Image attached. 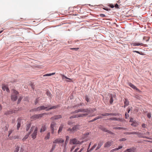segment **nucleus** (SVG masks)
<instances>
[{
	"instance_id": "4be33fe9",
	"label": "nucleus",
	"mask_w": 152,
	"mask_h": 152,
	"mask_svg": "<svg viewBox=\"0 0 152 152\" xmlns=\"http://www.w3.org/2000/svg\"><path fill=\"white\" fill-rule=\"evenodd\" d=\"M132 45L134 46H139V45H143V44L142 43H139V42H134L132 44Z\"/></svg>"
},
{
	"instance_id": "f8f14e48",
	"label": "nucleus",
	"mask_w": 152,
	"mask_h": 152,
	"mask_svg": "<svg viewBox=\"0 0 152 152\" xmlns=\"http://www.w3.org/2000/svg\"><path fill=\"white\" fill-rule=\"evenodd\" d=\"M61 118V116L60 115H55L54 116L52 117L51 118V119L52 120H54L56 119H58Z\"/></svg>"
},
{
	"instance_id": "1a4fd4ad",
	"label": "nucleus",
	"mask_w": 152,
	"mask_h": 152,
	"mask_svg": "<svg viewBox=\"0 0 152 152\" xmlns=\"http://www.w3.org/2000/svg\"><path fill=\"white\" fill-rule=\"evenodd\" d=\"M137 135L138 137H142L143 138H146L147 139H150V138L146 136H145V135H144V134H142L141 133H137Z\"/></svg>"
},
{
	"instance_id": "0eeeda50",
	"label": "nucleus",
	"mask_w": 152,
	"mask_h": 152,
	"mask_svg": "<svg viewBox=\"0 0 152 152\" xmlns=\"http://www.w3.org/2000/svg\"><path fill=\"white\" fill-rule=\"evenodd\" d=\"M46 114V113H43L39 114H36L33 115L32 117L34 119H37L42 117L44 115Z\"/></svg>"
},
{
	"instance_id": "e2e57ef3",
	"label": "nucleus",
	"mask_w": 152,
	"mask_h": 152,
	"mask_svg": "<svg viewBox=\"0 0 152 152\" xmlns=\"http://www.w3.org/2000/svg\"><path fill=\"white\" fill-rule=\"evenodd\" d=\"M68 124L69 125H71L72 124V122L70 121H69L68 123Z\"/></svg>"
},
{
	"instance_id": "3c124183",
	"label": "nucleus",
	"mask_w": 152,
	"mask_h": 152,
	"mask_svg": "<svg viewBox=\"0 0 152 152\" xmlns=\"http://www.w3.org/2000/svg\"><path fill=\"white\" fill-rule=\"evenodd\" d=\"M100 16L102 18L106 17V16L105 15H104V14H101L100 15Z\"/></svg>"
},
{
	"instance_id": "774afa93",
	"label": "nucleus",
	"mask_w": 152,
	"mask_h": 152,
	"mask_svg": "<svg viewBox=\"0 0 152 152\" xmlns=\"http://www.w3.org/2000/svg\"><path fill=\"white\" fill-rule=\"evenodd\" d=\"M102 118V116H97V118H98V119H99V118Z\"/></svg>"
},
{
	"instance_id": "69168bd1",
	"label": "nucleus",
	"mask_w": 152,
	"mask_h": 152,
	"mask_svg": "<svg viewBox=\"0 0 152 152\" xmlns=\"http://www.w3.org/2000/svg\"><path fill=\"white\" fill-rule=\"evenodd\" d=\"M97 118V117H95L93 120H92L91 121H95V120H96L97 119H98V118Z\"/></svg>"
},
{
	"instance_id": "a18cd8bd",
	"label": "nucleus",
	"mask_w": 152,
	"mask_h": 152,
	"mask_svg": "<svg viewBox=\"0 0 152 152\" xmlns=\"http://www.w3.org/2000/svg\"><path fill=\"white\" fill-rule=\"evenodd\" d=\"M113 102V98L112 96H111L110 99V103L112 104Z\"/></svg>"
},
{
	"instance_id": "0e129e2a",
	"label": "nucleus",
	"mask_w": 152,
	"mask_h": 152,
	"mask_svg": "<svg viewBox=\"0 0 152 152\" xmlns=\"http://www.w3.org/2000/svg\"><path fill=\"white\" fill-rule=\"evenodd\" d=\"M75 147V146H72V148H71L70 151H72V150L74 149Z\"/></svg>"
},
{
	"instance_id": "a211bd4d",
	"label": "nucleus",
	"mask_w": 152,
	"mask_h": 152,
	"mask_svg": "<svg viewBox=\"0 0 152 152\" xmlns=\"http://www.w3.org/2000/svg\"><path fill=\"white\" fill-rule=\"evenodd\" d=\"M56 124L55 122H52L50 124V129H55V128H56Z\"/></svg>"
},
{
	"instance_id": "58836bf2",
	"label": "nucleus",
	"mask_w": 152,
	"mask_h": 152,
	"mask_svg": "<svg viewBox=\"0 0 152 152\" xmlns=\"http://www.w3.org/2000/svg\"><path fill=\"white\" fill-rule=\"evenodd\" d=\"M70 49L71 50H75V51H77L79 49V48H70Z\"/></svg>"
},
{
	"instance_id": "6e6552de",
	"label": "nucleus",
	"mask_w": 152,
	"mask_h": 152,
	"mask_svg": "<svg viewBox=\"0 0 152 152\" xmlns=\"http://www.w3.org/2000/svg\"><path fill=\"white\" fill-rule=\"evenodd\" d=\"M112 141H108L106 142L104 145V147L105 148H108L112 144Z\"/></svg>"
},
{
	"instance_id": "ea45409f",
	"label": "nucleus",
	"mask_w": 152,
	"mask_h": 152,
	"mask_svg": "<svg viewBox=\"0 0 152 152\" xmlns=\"http://www.w3.org/2000/svg\"><path fill=\"white\" fill-rule=\"evenodd\" d=\"M46 94L47 96H48L49 97H50L51 96V94L48 91H47L46 92Z\"/></svg>"
},
{
	"instance_id": "6ab92c4d",
	"label": "nucleus",
	"mask_w": 152,
	"mask_h": 152,
	"mask_svg": "<svg viewBox=\"0 0 152 152\" xmlns=\"http://www.w3.org/2000/svg\"><path fill=\"white\" fill-rule=\"evenodd\" d=\"M124 152H136L135 149L129 148L127 149Z\"/></svg>"
},
{
	"instance_id": "c756f323",
	"label": "nucleus",
	"mask_w": 152,
	"mask_h": 152,
	"mask_svg": "<svg viewBox=\"0 0 152 152\" xmlns=\"http://www.w3.org/2000/svg\"><path fill=\"white\" fill-rule=\"evenodd\" d=\"M101 129L103 130L104 131L106 132H107L108 133H110L111 132H110L106 128L103 127H102L101 128Z\"/></svg>"
},
{
	"instance_id": "603ef678",
	"label": "nucleus",
	"mask_w": 152,
	"mask_h": 152,
	"mask_svg": "<svg viewBox=\"0 0 152 152\" xmlns=\"http://www.w3.org/2000/svg\"><path fill=\"white\" fill-rule=\"evenodd\" d=\"M55 147H56L55 145H53L52 148V149H51L52 151L54 150L55 149Z\"/></svg>"
},
{
	"instance_id": "680f3d73",
	"label": "nucleus",
	"mask_w": 152,
	"mask_h": 152,
	"mask_svg": "<svg viewBox=\"0 0 152 152\" xmlns=\"http://www.w3.org/2000/svg\"><path fill=\"white\" fill-rule=\"evenodd\" d=\"M114 7L116 8H118V5L117 4H115L114 5Z\"/></svg>"
},
{
	"instance_id": "412c9836",
	"label": "nucleus",
	"mask_w": 152,
	"mask_h": 152,
	"mask_svg": "<svg viewBox=\"0 0 152 152\" xmlns=\"http://www.w3.org/2000/svg\"><path fill=\"white\" fill-rule=\"evenodd\" d=\"M2 88L3 90H6L7 92H9L10 91L6 85H3L2 86Z\"/></svg>"
},
{
	"instance_id": "09e8293b",
	"label": "nucleus",
	"mask_w": 152,
	"mask_h": 152,
	"mask_svg": "<svg viewBox=\"0 0 152 152\" xmlns=\"http://www.w3.org/2000/svg\"><path fill=\"white\" fill-rule=\"evenodd\" d=\"M144 135H145V136L148 137L147 136H148L149 135V132H147L146 133V134H144Z\"/></svg>"
},
{
	"instance_id": "aec40b11",
	"label": "nucleus",
	"mask_w": 152,
	"mask_h": 152,
	"mask_svg": "<svg viewBox=\"0 0 152 152\" xmlns=\"http://www.w3.org/2000/svg\"><path fill=\"white\" fill-rule=\"evenodd\" d=\"M64 126V125L63 124H61L60 125V126H59V129L58 131V134H59L60 132H61Z\"/></svg>"
},
{
	"instance_id": "c85d7f7f",
	"label": "nucleus",
	"mask_w": 152,
	"mask_h": 152,
	"mask_svg": "<svg viewBox=\"0 0 152 152\" xmlns=\"http://www.w3.org/2000/svg\"><path fill=\"white\" fill-rule=\"evenodd\" d=\"M30 133H28L27 135H26L25 137L22 139V140L23 142L28 137Z\"/></svg>"
},
{
	"instance_id": "2f4dec72",
	"label": "nucleus",
	"mask_w": 152,
	"mask_h": 152,
	"mask_svg": "<svg viewBox=\"0 0 152 152\" xmlns=\"http://www.w3.org/2000/svg\"><path fill=\"white\" fill-rule=\"evenodd\" d=\"M124 103L125 104L126 106H128L129 104V101L127 99H125Z\"/></svg>"
},
{
	"instance_id": "c03bdc74",
	"label": "nucleus",
	"mask_w": 152,
	"mask_h": 152,
	"mask_svg": "<svg viewBox=\"0 0 152 152\" xmlns=\"http://www.w3.org/2000/svg\"><path fill=\"white\" fill-rule=\"evenodd\" d=\"M122 148V146H119L118 148H116L114 149V150H115V151H117V150H118Z\"/></svg>"
},
{
	"instance_id": "72a5a7b5",
	"label": "nucleus",
	"mask_w": 152,
	"mask_h": 152,
	"mask_svg": "<svg viewBox=\"0 0 152 152\" xmlns=\"http://www.w3.org/2000/svg\"><path fill=\"white\" fill-rule=\"evenodd\" d=\"M23 98V97L21 96H20L18 99V103H17V104H19L20 102L21 101V99H22Z\"/></svg>"
},
{
	"instance_id": "393cba45",
	"label": "nucleus",
	"mask_w": 152,
	"mask_h": 152,
	"mask_svg": "<svg viewBox=\"0 0 152 152\" xmlns=\"http://www.w3.org/2000/svg\"><path fill=\"white\" fill-rule=\"evenodd\" d=\"M131 125L135 127L138 125V123L137 122L134 121L131 124Z\"/></svg>"
},
{
	"instance_id": "39448f33",
	"label": "nucleus",
	"mask_w": 152,
	"mask_h": 152,
	"mask_svg": "<svg viewBox=\"0 0 152 152\" xmlns=\"http://www.w3.org/2000/svg\"><path fill=\"white\" fill-rule=\"evenodd\" d=\"M83 142V141L80 142L75 138L72 139L70 140V143L73 144H80Z\"/></svg>"
},
{
	"instance_id": "e433bc0d",
	"label": "nucleus",
	"mask_w": 152,
	"mask_h": 152,
	"mask_svg": "<svg viewBox=\"0 0 152 152\" xmlns=\"http://www.w3.org/2000/svg\"><path fill=\"white\" fill-rule=\"evenodd\" d=\"M107 115L116 116V114L115 113H108V114H107Z\"/></svg>"
},
{
	"instance_id": "ddd939ff",
	"label": "nucleus",
	"mask_w": 152,
	"mask_h": 152,
	"mask_svg": "<svg viewBox=\"0 0 152 152\" xmlns=\"http://www.w3.org/2000/svg\"><path fill=\"white\" fill-rule=\"evenodd\" d=\"M46 129V126L45 124H43L42 125L41 128L40 130V132H44Z\"/></svg>"
},
{
	"instance_id": "13d9d810",
	"label": "nucleus",
	"mask_w": 152,
	"mask_h": 152,
	"mask_svg": "<svg viewBox=\"0 0 152 152\" xmlns=\"http://www.w3.org/2000/svg\"><path fill=\"white\" fill-rule=\"evenodd\" d=\"M51 129V133L53 134L54 133V130L55 129Z\"/></svg>"
},
{
	"instance_id": "9b49d317",
	"label": "nucleus",
	"mask_w": 152,
	"mask_h": 152,
	"mask_svg": "<svg viewBox=\"0 0 152 152\" xmlns=\"http://www.w3.org/2000/svg\"><path fill=\"white\" fill-rule=\"evenodd\" d=\"M129 85L133 89L135 90L138 92H141V91L138 88H137L133 84L131 83H129Z\"/></svg>"
},
{
	"instance_id": "8fccbe9b",
	"label": "nucleus",
	"mask_w": 152,
	"mask_h": 152,
	"mask_svg": "<svg viewBox=\"0 0 152 152\" xmlns=\"http://www.w3.org/2000/svg\"><path fill=\"white\" fill-rule=\"evenodd\" d=\"M85 99L86 101L87 102H88L89 101V99L88 97L87 96H86L85 97Z\"/></svg>"
},
{
	"instance_id": "49530a36",
	"label": "nucleus",
	"mask_w": 152,
	"mask_h": 152,
	"mask_svg": "<svg viewBox=\"0 0 152 152\" xmlns=\"http://www.w3.org/2000/svg\"><path fill=\"white\" fill-rule=\"evenodd\" d=\"M147 116L149 118H150L151 117V113H148L147 114Z\"/></svg>"
},
{
	"instance_id": "f257e3e1",
	"label": "nucleus",
	"mask_w": 152,
	"mask_h": 152,
	"mask_svg": "<svg viewBox=\"0 0 152 152\" xmlns=\"http://www.w3.org/2000/svg\"><path fill=\"white\" fill-rule=\"evenodd\" d=\"M92 111V110L91 108H88L87 109L81 108L78 109L74 111L73 112V113H77L79 112H82L84 113L82 114H77L73 115L72 116H71L70 117V118L71 119L72 118H78L87 116Z\"/></svg>"
},
{
	"instance_id": "864d4df0",
	"label": "nucleus",
	"mask_w": 152,
	"mask_h": 152,
	"mask_svg": "<svg viewBox=\"0 0 152 152\" xmlns=\"http://www.w3.org/2000/svg\"><path fill=\"white\" fill-rule=\"evenodd\" d=\"M39 100L38 98L37 99L35 100V104L36 105V104L38 102Z\"/></svg>"
},
{
	"instance_id": "bb28decb",
	"label": "nucleus",
	"mask_w": 152,
	"mask_h": 152,
	"mask_svg": "<svg viewBox=\"0 0 152 152\" xmlns=\"http://www.w3.org/2000/svg\"><path fill=\"white\" fill-rule=\"evenodd\" d=\"M31 126V124H29L26 125V131H28Z\"/></svg>"
},
{
	"instance_id": "4d7b16f0",
	"label": "nucleus",
	"mask_w": 152,
	"mask_h": 152,
	"mask_svg": "<svg viewBox=\"0 0 152 152\" xmlns=\"http://www.w3.org/2000/svg\"><path fill=\"white\" fill-rule=\"evenodd\" d=\"M109 6L111 8H113L114 7V5H113V4H110L109 5Z\"/></svg>"
},
{
	"instance_id": "cd10ccee",
	"label": "nucleus",
	"mask_w": 152,
	"mask_h": 152,
	"mask_svg": "<svg viewBox=\"0 0 152 152\" xmlns=\"http://www.w3.org/2000/svg\"><path fill=\"white\" fill-rule=\"evenodd\" d=\"M50 137V133L48 132L46 136L45 137V139L48 140L49 139Z\"/></svg>"
},
{
	"instance_id": "5fc2aeb1",
	"label": "nucleus",
	"mask_w": 152,
	"mask_h": 152,
	"mask_svg": "<svg viewBox=\"0 0 152 152\" xmlns=\"http://www.w3.org/2000/svg\"><path fill=\"white\" fill-rule=\"evenodd\" d=\"M66 142L67 141H68L69 139V137L68 136H66Z\"/></svg>"
},
{
	"instance_id": "f704fd0d",
	"label": "nucleus",
	"mask_w": 152,
	"mask_h": 152,
	"mask_svg": "<svg viewBox=\"0 0 152 152\" xmlns=\"http://www.w3.org/2000/svg\"><path fill=\"white\" fill-rule=\"evenodd\" d=\"M20 121L19 120L18 121L17 125V128L18 130L19 128L20 127Z\"/></svg>"
},
{
	"instance_id": "9d476101",
	"label": "nucleus",
	"mask_w": 152,
	"mask_h": 152,
	"mask_svg": "<svg viewBox=\"0 0 152 152\" xmlns=\"http://www.w3.org/2000/svg\"><path fill=\"white\" fill-rule=\"evenodd\" d=\"M15 113V110H10L7 111L6 112L4 113V115H8Z\"/></svg>"
},
{
	"instance_id": "6e6d98bb",
	"label": "nucleus",
	"mask_w": 152,
	"mask_h": 152,
	"mask_svg": "<svg viewBox=\"0 0 152 152\" xmlns=\"http://www.w3.org/2000/svg\"><path fill=\"white\" fill-rule=\"evenodd\" d=\"M142 127L143 128H145L146 127V125L145 124H142Z\"/></svg>"
},
{
	"instance_id": "4c0bfd02",
	"label": "nucleus",
	"mask_w": 152,
	"mask_h": 152,
	"mask_svg": "<svg viewBox=\"0 0 152 152\" xmlns=\"http://www.w3.org/2000/svg\"><path fill=\"white\" fill-rule=\"evenodd\" d=\"M13 130L12 129H10V130L9 131V132H8L9 134L8 135V137H9L10 135V134L12 133V132H13Z\"/></svg>"
},
{
	"instance_id": "7c9ffc66",
	"label": "nucleus",
	"mask_w": 152,
	"mask_h": 152,
	"mask_svg": "<svg viewBox=\"0 0 152 152\" xmlns=\"http://www.w3.org/2000/svg\"><path fill=\"white\" fill-rule=\"evenodd\" d=\"M97 145V144L96 143L90 149L89 151V152L91 151H92V150H93L96 147Z\"/></svg>"
},
{
	"instance_id": "052dcab7",
	"label": "nucleus",
	"mask_w": 152,
	"mask_h": 152,
	"mask_svg": "<svg viewBox=\"0 0 152 152\" xmlns=\"http://www.w3.org/2000/svg\"><path fill=\"white\" fill-rule=\"evenodd\" d=\"M113 129H122V128H121L120 127H116L114 128Z\"/></svg>"
},
{
	"instance_id": "c9c22d12",
	"label": "nucleus",
	"mask_w": 152,
	"mask_h": 152,
	"mask_svg": "<svg viewBox=\"0 0 152 152\" xmlns=\"http://www.w3.org/2000/svg\"><path fill=\"white\" fill-rule=\"evenodd\" d=\"M19 147L17 146L15 149L14 152H18L19 149Z\"/></svg>"
},
{
	"instance_id": "20e7f679",
	"label": "nucleus",
	"mask_w": 152,
	"mask_h": 152,
	"mask_svg": "<svg viewBox=\"0 0 152 152\" xmlns=\"http://www.w3.org/2000/svg\"><path fill=\"white\" fill-rule=\"evenodd\" d=\"M64 141V140L61 138H59L55 139L53 141V143L54 144H62L63 143Z\"/></svg>"
},
{
	"instance_id": "423d86ee",
	"label": "nucleus",
	"mask_w": 152,
	"mask_h": 152,
	"mask_svg": "<svg viewBox=\"0 0 152 152\" xmlns=\"http://www.w3.org/2000/svg\"><path fill=\"white\" fill-rule=\"evenodd\" d=\"M91 133L90 132H87L82 135V138L85 141H87L89 140L90 138L89 137V135Z\"/></svg>"
},
{
	"instance_id": "bf43d9fd",
	"label": "nucleus",
	"mask_w": 152,
	"mask_h": 152,
	"mask_svg": "<svg viewBox=\"0 0 152 152\" xmlns=\"http://www.w3.org/2000/svg\"><path fill=\"white\" fill-rule=\"evenodd\" d=\"M134 119L132 118H130V122H134Z\"/></svg>"
},
{
	"instance_id": "338daca9",
	"label": "nucleus",
	"mask_w": 152,
	"mask_h": 152,
	"mask_svg": "<svg viewBox=\"0 0 152 152\" xmlns=\"http://www.w3.org/2000/svg\"><path fill=\"white\" fill-rule=\"evenodd\" d=\"M131 134H135L137 135V133L135 132H132Z\"/></svg>"
},
{
	"instance_id": "5701e85b",
	"label": "nucleus",
	"mask_w": 152,
	"mask_h": 152,
	"mask_svg": "<svg viewBox=\"0 0 152 152\" xmlns=\"http://www.w3.org/2000/svg\"><path fill=\"white\" fill-rule=\"evenodd\" d=\"M109 120L113 121H121V119L120 118H109Z\"/></svg>"
},
{
	"instance_id": "f03ea898",
	"label": "nucleus",
	"mask_w": 152,
	"mask_h": 152,
	"mask_svg": "<svg viewBox=\"0 0 152 152\" xmlns=\"http://www.w3.org/2000/svg\"><path fill=\"white\" fill-rule=\"evenodd\" d=\"M37 130L38 128L37 126H33L31 127L30 132L28 133L30 134L32 133L31 136L33 139H35L36 137L37 134Z\"/></svg>"
},
{
	"instance_id": "37998d69",
	"label": "nucleus",
	"mask_w": 152,
	"mask_h": 152,
	"mask_svg": "<svg viewBox=\"0 0 152 152\" xmlns=\"http://www.w3.org/2000/svg\"><path fill=\"white\" fill-rule=\"evenodd\" d=\"M133 52L139 54L140 55H143V53L142 52H140L138 51L134 50V51H133Z\"/></svg>"
},
{
	"instance_id": "de8ad7c7",
	"label": "nucleus",
	"mask_w": 152,
	"mask_h": 152,
	"mask_svg": "<svg viewBox=\"0 0 152 152\" xmlns=\"http://www.w3.org/2000/svg\"><path fill=\"white\" fill-rule=\"evenodd\" d=\"M67 131H70L72 132H74V131L73 130V128L72 129H67Z\"/></svg>"
},
{
	"instance_id": "dca6fc26",
	"label": "nucleus",
	"mask_w": 152,
	"mask_h": 152,
	"mask_svg": "<svg viewBox=\"0 0 152 152\" xmlns=\"http://www.w3.org/2000/svg\"><path fill=\"white\" fill-rule=\"evenodd\" d=\"M131 110V107H128V108L127 110L128 113H126L125 114V118L126 119L127 118H128L129 117V115L128 114V113H129V112Z\"/></svg>"
},
{
	"instance_id": "4468645a",
	"label": "nucleus",
	"mask_w": 152,
	"mask_h": 152,
	"mask_svg": "<svg viewBox=\"0 0 152 152\" xmlns=\"http://www.w3.org/2000/svg\"><path fill=\"white\" fill-rule=\"evenodd\" d=\"M81 126L80 125H76L74 127H73V130L75 131H77V130L79 129H80Z\"/></svg>"
},
{
	"instance_id": "a878e982",
	"label": "nucleus",
	"mask_w": 152,
	"mask_h": 152,
	"mask_svg": "<svg viewBox=\"0 0 152 152\" xmlns=\"http://www.w3.org/2000/svg\"><path fill=\"white\" fill-rule=\"evenodd\" d=\"M55 74V72L53 73H50V74H45V75H44L43 76V77L49 76H51V75H54Z\"/></svg>"
},
{
	"instance_id": "a19ab883",
	"label": "nucleus",
	"mask_w": 152,
	"mask_h": 152,
	"mask_svg": "<svg viewBox=\"0 0 152 152\" xmlns=\"http://www.w3.org/2000/svg\"><path fill=\"white\" fill-rule=\"evenodd\" d=\"M91 143H92L91 142H90L89 143L88 149L87 150V152H89V149L90 147V146Z\"/></svg>"
},
{
	"instance_id": "473e14b6",
	"label": "nucleus",
	"mask_w": 152,
	"mask_h": 152,
	"mask_svg": "<svg viewBox=\"0 0 152 152\" xmlns=\"http://www.w3.org/2000/svg\"><path fill=\"white\" fill-rule=\"evenodd\" d=\"M56 107H57L56 106H53L52 107L50 108H48V109H47L46 110L48 111V110H51L52 109H55Z\"/></svg>"
},
{
	"instance_id": "f3484780",
	"label": "nucleus",
	"mask_w": 152,
	"mask_h": 152,
	"mask_svg": "<svg viewBox=\"0 0 152 152\" xmlns=\"http://www.w3.org/2000/svg\"><path fill=\"white\" fill-rule=\"evenodd\" d=\"M103 143L102 142L99 141L98 144L97 146L96 149V150H97L100 148L101 146L103 145Z\"/></svg>"
},
{
	"instance_id": "7ed1b4c3",
	"label": "nucleus",
	"mask_w": 152,
	"mask_h": 152,
	"mask_svg": "<svg viewBox=\"0 0 152 152\" xmlns=\"http://www.w3.org/2000/svg\"><path fill=\"white\" fill-rule=\"evenodd\" d=\"M18 92L15 90L13 89L11 96V99L12 101H15L17 99Z\"/></svg>"
},
{
	"instance_id": "b1692460",
	"label": "nucleus",
	"mask_w": 152,
	"mask_h": 152,
	"mask_svg": "<svg viewBox=\"0 0 152 152\" xmlns=\"http://www.w3.org/2000/svg\"><path fill=\"white\" fill-rule=\"evenodd\" d=\"M84 148H82L79 151H78L79 149V148H76L73 152H81L83 149Z\"/></svg>"
},
{
	"instance_id": "79ce46f5",
	"label": "nucleus",
	"mask_w": 152,
	"mask_h": 152,
	"mask_svg": "<svg viewBox=\"0 0 152 152\" xmlns=\"http://www.w3.org/2000/svg\"><path fill=\"white\" fill-rule=\"evenodd\" d=\"M39 108H38V107L36 108H34L32 110V111H39Z\"/></svg>"
},
{
	"instance_id": "2eb2a0df",
	"label": "nucleus",
	"mask_w": 152,
	"mask_h": 152,
	"mask_svg": "<svg viewBox=\"0 0 152 152\" xmlns=\"http://www.w3.org/2000/svg\"><path fill=\"white\" fill-rule=\"evenodd\" d=\"M49 107V106H44L42 105L41 106L38 107L39 109V111H40L44 110H45Z\"/></svg>"
}]
</instances>
